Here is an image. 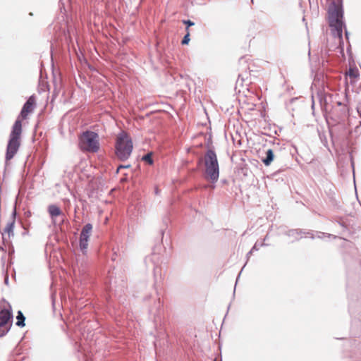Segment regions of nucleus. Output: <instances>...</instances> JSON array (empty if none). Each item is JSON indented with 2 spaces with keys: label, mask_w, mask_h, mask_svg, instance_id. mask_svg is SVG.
<instances>
[{
  "label": "nucleus",
  "mask_w": 361,
  "mask_h": 361,
  "mask_svg": "<svg viewBox=\"0 0 361 361\" xmlns=\"http://www.w3.org/2000/svg\"><path fill=\"white\" fill-rule=\"evenodd\" d=\"M303 233V229L296 228V229H289L287 231L285 234L289 237L295 238V240H299L302 238V233Z\"/></svg>",
  "instance_id": "obj_13"
},
{
  "label": "nucleus",
  "mask_w": 361,
  "mask_h": 361,
  "mask_svg": "<svg viewBox=\"0 0 361 361\" xmlns=\"http://www.w3.org/2000/svg\"><path fill=\"white\" fill-rule=\"evenodd\" d=\"M22 133V121L17 118L12 127L11 132L8 141L6 152V164L13 158L20 146V135Z\"/></svg>",
  "instance_id": "obj_3"
},
{
  "label": "nucleus",
  "mask_w": 361,
  "mask_h": 361,
  "mask_svg": "<svg viewBox=\"0 0 361 361\" xmlns=\"http://www.w3.org/2000/svg\"><path fill=\"white\" fill-rule=\"evenodd\" d=\"M274 159V151L271 149H269L266 152L265 157L262 159V161L263 162V164L265 166H268L273 161Z\"/></svg>",
  "instance_id": "obj_14"
},
{
  "label": "nucleus",
  "mask_w": 361,
  "mask_h": 361,
  "mask_svg": "<svg viewBox=\"0 0 361 361\" xmlns=\"http://www.w3.org/2000/svg\"><path fill=\"white\" fill-rule=\"evenodd\" d=\"M319 136L323 146L329 149L328 140L326 135L324 133H319Z\"/></svg>",
  "instance_id": "obj_19"
},
{
  "label": "nucleus",
  "mask_w": 361,
  "mask_h": 361,
  "mask_svg": "<svg viewBox=\"0 0 361 361\" xmlns=\"http://www.w3.org/2000/svg\"><path fill=\"white\" fill-rule=\"evenodd\" d=\"M245 264L243 266V267L242 268L241 271H240V273L238 274V276L237 277V279H236V283L238 282V278L240 277V274H241V272L243 271V268L245 267Z\"/></svg>",
  "instance_id": "obj_33"
},
{
  "label": "nucleus",
  "mask_w": 361,
  "mask_h": 361,
  "mask_svg": "<svg viewBox=\"0 0 361 361\" xmlns=\"http://www.w3.org/2000/svg\"><path fill=\"white\" fill-rule=\"evenodd\" d=\"M190 41V32H186L185 35H184L183 38L181 40V44L187 45L189 44Z\"/></svg>",
  "instance_id": "obj_21"
},
{
  "label": "nucleus",
  "mask_w": 361,
  "mask_h": 361,
  "mask_svg": "<svg viewBox=\"0 0 361 361\" xmlns=\"http://www.w3.org/2000/svg\"><path fill=\"white\" fill-rule=\"evenodd\" d=\"M357 112L361 117V104H360V106L357 108Z\"/></svg>",
  "instance_id": "obj_34"
},
{
  "label": "nucleus",
  "mask_w": 361,
  "mask_h": 361,
  "mask_svg": "<svg viewBox=\"0 0 361 361\" xmlns=\"http://www.w3.org/2000/svg\"><path fill=\"white\" fill-rule=\"evenodd\" d=\"M130 167V164H128V165H123V164H121L119 165L118 167H117V169H116V173H118L119 172V171L121 169H128Z\"/></svg>",
  "instance_id": "obj_25"
},
{
  "label": "nucleus",
  "mask_w": 361,
  "mask_h": 361,
  "mask_svg": "<svg viewBox=\"0 0 361 361\" xmlns=\"http://www.w3.org/2000/svg\"><path fill=\"white\" fill-rule=\"evenodd\" d=\"M348 44H348V48H347V52H348V53H350V52H351V46H350V42H349Z\"/></svg>",
  "instance_id": "obj_32"
},
{
  "label": "nucleus",
  "mask_w": 361,
  "mask_h": 361,
  "mask_svg": "<svg viewBox=\"0 0 361 361\" xmlns=\"http://www.w3.org/2000/svg\"><path fill=\"white\" fill-rule=\"evenodd\" d=\"M35 107V97L34 95L30 96L23 104L20 112V116L26 118L27 115L33 111Z\"/></svg>",
  "instance_id": "obj_11"
},
{
  "label": "nucleus",
  "mask_w": 361,
  "mask_h": 361,
  "mask_svg": "<svg viewBox=\"0 0 361 361\" xmlns=\"http://www.w3.org/2000/svg\"><path fill=\"white\" fill-rule=\"evenodd\" d=\"M254 252V251H252V249H251V250L247 252V260H248V259H249V258H250V255L252 254V252Z\"/></svg>",
  "instance_id": "obj_29"
},
{
  "label": "nucleus",
  "mask_w": 361,
  "mask_h": 361,
  "mask_svg": "<svg viewBox=\"0 0 361 361\" xmlns=\"http://www.w3.org/2000/svg\"><path fill=\"white\" fill-rule=\"evenodd\" d=\"M14 220H12L11 221L8 222L6 224V228H4V233H8V238L11 235H13V228H14Z\"/></svg>",
  "instance_id": "obj_16"
},
{
  "label": "nucleus",
  "mask_w": 361,
  "mask_h": 361,
  "mask_svg": "<svg viewBox=\"0 0 361 361\" xmlns=\"http://www.w3.org/2000/svg\"><path fill=\"white\" fill-rule=\"evenodd\" d=\"M302 235H304L305 238H310L311 239H314L316 238L315 232L313 231H305V230H303V233H302Z\"/></svg>",
  "instance_id": "obj_20"
},
{
  "label": "nucleus",
  "mask_w": 361,
  "mask_h": 361,
  "mask_svg": "<svg viewBox=\"0 0 361 361\" xmlns=\"http://www.w3.org/2000/svg\"><path fill=\"white\" fill-rule=\"evenodd\" d=\"M330 27L333 28V35L334 37H337L339 39V47L341 48V51H343V30L345 29V23L343 20H339L334 23H329Z\"/></svg>",
  "instance_id": "obj_10"
},
{
  "label": "nucleus",
  "mask_w": 361,
  "mask_h": 361,
  "mask_svg": "<svg viewBox=\"0 0 361 361\" xmlns=\"http://www.w3.org/2000/svg\"><path fill=\"white\" fill-rule=\"evenodd\" d=\"M2 235H3V239L4 240V233H2Z\"/></svg>",
  "instance_id": "obj_42"
},
{
  "label": "nucleus",
  "mask_w": 361,
  "mask_h": 361,
  "mask_svg": "<svg viewBox=\"0 0 361 361\" xmlns=\"http://www.w3.org/2000/svg\"><path fill=\"white\" fill-rule=\"evenodd\" d=\"M153 270H154V278L156 279V276H157V266H154V267Z\"/></svg>",
  "instance_id": "obj_30"
},
{
  "label": "nucleus",
  "mask_w": 361,
  "mask_h": 361,
  "mask_svg": "<svg viewBox=\"0 0 361 361\" xmlns=\"http://www.w3.org/2000/svg\"><path fill=\"white\" fill-rule=\"evenodd\" d=\"M314 99H312V108L314 109Z\"/></svg>",
  "instance_id": "obj_39"
},
{
  "label": "nucleus",
  "mask_w": 361,
  "mask_h": 361,
  "mask_svg": "<svg viewBox=\"0 0 361 361\" xmlns=\"http://www.w3.org/2000/svg\"><path fill=\"white\" fill-rule=\"evenodd\" d=\"M360 279V276H357ZM347 292L349 298V312L357 314L361 312V283L360 280L355 281L348 272Z\"/></svg>",
  "instance_id": "obj_1"
},
{
  "label": "nucleus",
  "mask_w": 361,
  "mask_h": 361,
  "mask_svg": "<svg viewBox=\"0 0 361 361\" xmlns=\"http://www.w3.org/2000/svg\"><path fill=\"white\" fill-rule=\"evenodd\" d=\"M267 239H268V235H267L264 238V240H266Z\"/></svg>",
  "instance_id": "obj_40"
},
{
  "label": "nucleus",
  "mask_w": 361,
  "mask_h": 361,
  "mask_svg": "<svg viewBox=\"0 0 361 361\" xmlns=\"http://www.w3.org/2000/svg\"><path fill=\"white\" fill-rule=\"evenodd\" d=\"M133 149V141L128 134L125 131L118 133L115 145L116 157L122 161L127 160L130 157Z\"/></svg>",
  "instance_id": "obj_5"
},
{
  "label": "nucleus",
  "mask_w": 361,
  "mask_h": 361,
  "mask_svg": "<svg viewBox=\"0 0 361 361\" xmlns=\"http://www.w3.org/2000/svg\"><path fill=\"white\" fill-rule=\"evenodd\" d=\"M315 236H316V238H320V239H323L326 237L329 238H333V239H336V238H338V236L330 234V233L319 232V231H315Z\"/></svg>",
  "instance_id": "obj_17"
},
{
  "label": "nucleus",
  "mask_w": 361,
  "mask_h": 361,
  "mask_svg": "<svg viewBox=\"0 0 361 361\" xmlns=\"http://www.w3.org/2000/svg\"><path fill=\"white\" fill-rule=\"evenodd\" d=\"M161 305H162L160 299L159 298L157 302H155V306H156L157 310H159V308L161 307Z\"/></svg>",
  "instance_id": "obj_26"
},
{
  "label": "nucleus",
  "mask_w": 361,
  "mask_h": 361,
  "mask_svg": "<svg viewBox=\"0 0 361 361\" xmlns=\"http://www.w3.org/2000/svg\"><path fill=\"white\" fill-rule=\"evenodd\" d=\"M13 314L11 306L8 304V307H4L0 310V337L4 336L10 330Z\"/></svg>",
  "instance_id": "obj_7"
},
{
  "label": "nucleus",
  "mask_w": 361,
  "mask_h": 361,
  "mask_svg": "<svg viewBox=\"0 0 361 361\" xmlns=\"http://www.w3.org/2000/svg\"><path fill=\"white\" fill-rule=\"evenodd\" d=\"M16 214H17L16 209V207H14L13 211L12 212V214H11L13 220H14V221H15Z\"/></svg>",
  "instance_id": "obj_28"
},
{
  "label": "nucleus",
  "mask_w": 361,
  "mask_h": 361,
  "mask_svg": "<svg viewBox=\"0 0 361 361\" xmlns=\"http://www.w3.org/2000/svg\"><path fill=\"white\" fill-rule=\"evenodd\" d=\"M47 211L53 222L55 221L54 218L63 215L61 208L56 204L49 205Z\"/></svg>",
  "instance_id": "obj_12"
},
{
  "label": "nucleus",
  "mask_w": 361,
  "mask_h": 361,
  "mask_svg": "<svg viewBox=\"0 0 361 361\" xmlns=\"http://www.w3.org/2000/svg\"><path fill=\"white\" fill-rule=\"evenodd\" d=\"M182 23L186 26L185 32H190L189 27L195 25V23L190 20H183Z\"/></svg>",
  "instance_id": "obj_22"
},
{
  "label": "nucleus",
  "mask_w": 361,
  "mask_h": 361,
  "mask_svg": "<svg viewBox=\"0 0 361 361\" xmlns=\"http://www.w3.org/2000/svg\"><path fill=\"white\" fill-rule=\"evenodd\" d=\"M349 35H350V33L347 30V29L345 28V39H347V41L349 42Z\"/></svg>",
  "instance_id": "obj_27"
},
{
  "label": "nucleus",
  "mask_w": 361,
  "mask_h": 361,
  "mask_svg": "<svg viewBox=\"0 0 361 361\" xmlns=\"http://www.w3.org/2000/svg\"><path fill=\"white\" fill-rule=\"evenodd\" d=\"M16 325L19 327H24L25 326V317L24 316L22 311L18 310L16 315Z\"/></svg>",
  "instance_id": "obj_15"
},
{
  "label": "nucleus",
  "mask_w": 361,
  "mask_h": 361,
  "mask_svg": "<svg viewBox=\"0 0 361 361\" xmlns=\"http://www.w3.org/2000/svg\"><path fill=\"white\" fill-rule=\"evenodd\" d=\"M240 78H241L240 79H241V80H242V81H244V80H245V78H243V74H239V75H238V80L240 79Z\"/></svg>",
  "instance_id": "obj_36"
},
{
  "label": "nucleus",
  "mask_w": 361,
  "mask_h": 361,
  "mask_svg": "<svg viewBox=\"0 0 361 361\" xmlns=\"http://www.w3.org/2000/svg\"><path fill=\"white\" fill-rule=\"evenodd\" d=\"M338 224L342 226L345 229L347 228L346 226L343 223V222H338Z\"/></svg>",
  "instance_id": "obj_35"
},
{
  "label": "nucleus",
  "mask_w": 361,
  "mask_h": 361,
  "mask_svg": "<svg viewBox=\"0 0 361 361\" xmlns=\"http://www.w3.org/2000/svg\"><path fill=\"white\" fill-rule=\"evenodd\" d=\"M4 283H5V284H6V285H8V275H6V276H5V279H4Z\"/></svg>",
  "instance_id": "obj_31"
},
{
  "label": "nucleus",
  "mask_w": 361,
  "mask_h": 361,
  "mask_svg": "<svg viewBox=\"0 0 361 361\" xmlns=\"http://www.w3.org/2000/svg\"><path fill=\"white\" fill-rule=\"evenodd\" d=\"M202 162V159H199L198 160V164H201V163Z\"/></svg>",
  "instance_id": "obj_38"
},
{
  "label": "nucleus",
  "mask_w": 361,
  "mask_h": 361,
  "mask_svg": "<svg viewBox=\"0 0 361 361\" xmlns=\"http://www.w3.org/2000/svg\"><path fill=\"white\" fill-rule=\"evenodd\" d=\"M214 361H216V359H214Z\"/></svg>",
  "instance_id": "obj_43"
},
{
  "label": "nucleus",
  "mask_w": 361,
  "mask_h": 361,
  "mask_svg": "<svg viewBox=\"0 0 361 361\" xmlns=\"http://www.w3.org/2000/svg\"><path fill=\"white\" fill-rule=\"evenodd\" d=\"M331 104L327 102V97L325 100V109L329 110V116L334 123H339L345 120L348 116V108L343 102L338 99L339 94L329 95Z\"/></svg>",
  "instance_id": "obj_2"
},
{
  "label": "nucleus",
  "mask_w": 361,
  "mask_h": 361,
  "mask_svg": "<svg viewBox=\"0 0 361 361\" xmlns=\"http://www.w3.org/2000/svg\"><path fill=\"white\" fill-rule=\"evenodd\" d=\"M343 338H336L337 340L343 339Z\"/></svg>",
  "instance_id": "obj_41"
},
{
  "label": "nucleus",
  "mask_w": 361,
  "mask_h": 361,
  "mask_svg": "<svg viewBox=\"0 0 361 361\" xmlns=\"http://www.w3.org/2000/svg\"><path fill=\"white\" fill-rule=\"evenodd\" d=\"M155 258L157 259L158 257L154 253H152V256H149L145 258V262H147L148 260H150L153 264H155Z\"/></svg>",
  "instance_id": "obj_24"
},
{
  "label": "nucleus",
  "mask_w": 361,
  "mask_h": 361,
  "mask_svg": "<svg viewBox=\"0 0 361 361\" xmlns=\"http://www.w3.org/2000/svg\"><path fill=\"white\" fill-rule=\"evenodd\" d=\"M350 77H351V76H353V77H355V78H356V77H357V75H356L355 74H354V73H350Z\"/></svg>",
  "instance_id": "obj_37"
},
{
  "label": "nucleus",
  "mask_w": 361,
  "mask_h": 361,
  "mask_svg": "<svg viewBox=\"0 0 361 361\" xmlns=\"http://www.w3.org/2000/svg\"><path fill=\"white\" fill-rule=\"evenodd\" d=\"M328 13L329 23L343 20L344 16L343 1H333L329 7Z\"/></svg>",
  "instance_id": "obj_8"
},
{
  "label": "nucleus",
  "mask_w": 361,
  "mask_h": 361,
  "mask_svg": "<svg viewBox=\"0 0 361 361\" xmlns=\"http://www.w3.org/2000/svg\"><path fill=\"white\" fill-rule=\"evenodd\" d=\"M99 135L97 133L86 130L79 138V147L83 151L97 152L99 149Z\"/></svg>",
  "instance_id": "obj_6"
},
{
  "label": "nucleus",
  "mask_w": 361,
  "mask_h": 361,
  "mask_svg": "<svg viewBox=\"0 0 361 361\" xmlns=\"http://www.w3.org/2000/svg\"><path fill=\"white\" fill-rule=\"evenodd\" d=\"M142 160L148 164L149 165H152L154 163V160L152 159V152H148L146 154L143 155L142 157Z\"/></svg>",
  "instance_id": "obj_18"
},
{
  "label": "nucleus",
  "mask_w": 361,
  "mask_h": 361,
  "mask_svg": "<svg viewBox=\"0 0 361 361\" xmlns=\"http://www.w3.org/2000/svg\"><path fill=\"white\" fill-rule=\"evenodd\" d=\"M92 231V225L90 223L86 224L80 234L79 246L82 253L86 252L88 246L89 238L91 235Z\"/></svg>",
  "instance_id": "obj_9"
},
{
  "label": "nucleus",
  "mask_w": 361,
  "mask_h": 361,
  "mask_svg": "<svg viewBox=\"0 0 361 361\" xmlns=\"http://www.w3.org/2000/svg\"><path fill=\"white\" fill-rule=\"evenodd\" d=\"M203 161L205 166V173L212 183H216L219 178V164L216 153L214 149H207Z\"/></svg>",
  "instance_id": "obj_4"
},
{
  "label": "nucleus",
  "mask_w": 361,
  "mask_h": 361,
  "mask_svg": "<svg viewBox=\"0 0 361 361\" xmlns=\"http://www.w3.org/2000/svg\"><path fill=\"white\" fill-rule=\"evenodd\" d=\"M268 244H266L265 243H258V242H256L253 247H252V251H257L259 248V247L262 246H267Z\"/></svg>",
  "instance_id": "obj_23"
}]
</instances>
